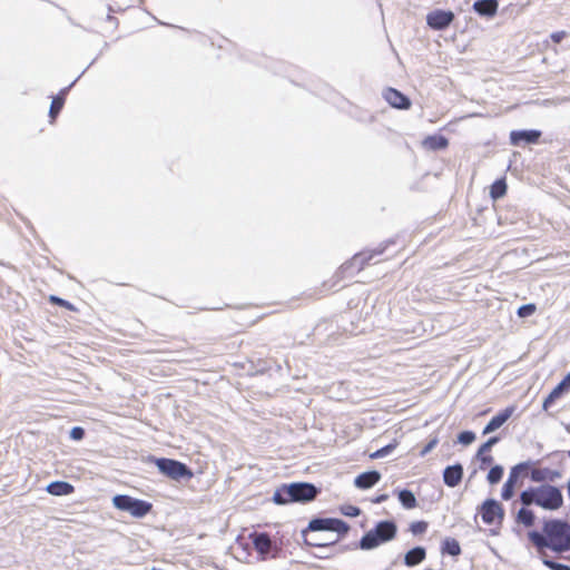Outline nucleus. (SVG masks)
Segmentation results:
<instances>
[{
  "instance_id": "obj_5",
  "label": "nucleus",
  "mask_w": 570,
  "mask_h": 570,
  "mask_svg": "<svg viewBox=\"0 0 570 570\" xmlns=\"http://www.w3.org/2000/svg\"><path fill=\"white\" fill-rule=\"evenodd\" d=\"M112 504L116 509L126 511L134 518H144L153 508L151 503L126 494L115 495Z\"/></svg>"
},
{
  "instance_id": "obj_18",
  "label": "nucleus",
  "mask_w": 570,
  "mask_h": 570,
  "mask_svg": "<svg viewBox=\"0 0 570 570\" xmlns=\"http://www.w3.org/2000/svg\"><path fill=\"white\" fill-rule=\"evenodd\" d=\"M47 492L51 495L61 497L73 492V487L65 481H55L47 485Z\"/></svg>"
},
{
  "instance_id": "obj_19",
  "label": "nucleus",
  "mask_w": 570,
  "mask_h": 570,
  "mask_svg": "<svg viewBox=\"0 0 570 570\" xmlns=\"http://www.w3.org/2000/svg\"><path fill=\"white\" fill-rule=\"evenodd\" d=\"M425 558V550L422 547H416L409 552H406L404 557V562L407 567H413L421 563Z\"/></svg>"
},
{
  "instance_id": "obj_36",
  "label": "nucleus",
  "mask_w": 570,
  "mask_h": 570,
  "mask_svg": "<svg viewBox=\"0 0 570 570\" xmlns=\"http://www.w3.org/2000/svg\"><path fill=\"white\" fill-rule=\"evenodd\" d=\"M438 443H439L438 438H433L432 440H430V442L421 451V456L426 455L430 451H432L436 446Z\"/></svg>"
},
{
  "instance_id": "obj_11",
  "label": "nucleus",
  "mask_w": 570,
  "mask_h": 570,
  "mask_svg": "<svg viewBox=\"0 0 570 570\" xmlns=\"http://www.w3.org/2000/svg\"><path fill=\"white\" fill-rule=\"evenodd\" d=\"M383 96L385 100L394 108L407 109L411 105L409 98L393 88L386 89Z\"/></svg>"
},
{
  "instance_id": "obj_10",
  "label": "nucleus",
  "mask_w": 570,
  "mask_h": 570,
  "mask_svg": "<svg viewBox=\"0 0 570 570\" xmlns=\"http://www.w3.org/2000/svg\"><path fill=\"white\" fill-rule=\"evenodd\" d=\"M454 19V14L451 11L435 10L428 14V24L435 30H442L446 28Z\"/></svg>"
},
{
  "instance_id": "obj_42",
  "label": "nucleus",
  "mask_w": 570,
  "mask_h": 570,
  "mask_svg": "<svg viewBox=\"0 0 570 570\" xmlns=\"http://www.w3.org/2000/svg\"><path fill=\"white\" fill-rule=\"evenodd\" d=\"M386 499H387V495H386V494H382V495H380L375 501H376L377 503H380V502L385 501Z\"/></svg>"
},
{
  "instance_id": "obj_38",
  "label": "nucleus",
  "mask_w": 570,
  "mask_h": 570,
  "mask_svg": "<svg viewBox=\"0 0 570 570\" xmlns=\"http://www.w3.org/2000/svg\"><path fill=\"white\" fill-rule=\"evenodd\" d=\"M544 563L554 570H570V568L566 564L553 563V562H549V561H544Z\"/></svg>"
},
{
  "instance_id": "obj_20",
  "label": "nucleus",
  "mask_w": 570,
  "mask_h": 570,
  "mask_svg": "<svg viewBox=\"0 0 570 570\" xmlns=\"http://www.w3.org/2000/svg\"><path fill=\"white\" fill-rule=\"evenodd\" d=\"M423 146L431 150L443 149L448 146V139L443 136H429L423 140Z\"/></svg>"
},
{
  "instance_id": "obj_34",
  "label": "nucleus",
  "mask_w": 570,
  "mask_h": 570,
  "mask_svg": "<svg viewBox=\"0 0 570 570\" xmlns=\"http://www.w3.org/2000/svg\"><path fill=\"white\" fill-rule=\"evenodd\" d=\"M428 528V524L423 521L414 522L411 524V531L414 534L423 533Z\"/></svg>"
},
{
  "instance_id": "obj_3",
  "label": "nucleus",
  "mask_w": 570,
  "mask_h": 570,
  "mask_svg": "<svg viewBox=\"0 0 570 570\" xmlns=\"http://www.w3.org/2000/svg\"><path fill=\"white\" fill-rule=\"evenodd\" d=\"M544 533L548 535V548L556 552L570 550V525L560 520L549 521L544 524Z\"/></svg>"
},
{
  "instance_id": "obj_35",
  "label": "nucleus",
  "mask_w": 570,
  "mask_h": 570,
  "mask_svg": "<svg viewBox=\"0 0 570 570\" xmlns=\"http://www.w3.org/2000/svg\"><path fill=\"white\" fill-rule=\"evenodd\" d=\"M342 512L347 517H357L360 514V509L354 505H345L342 508Z\"/></svg>"
},
{
  "instance_id": "obj_15",
  "label": "nucleus",
  "mask_w": 570,
  "mask_h": 570,
  "mask_svg": "<svg viewBox=\"0 0 570 570\" xmlns=\"http://www.w3.org/2000/svg\"><path fill=\"white\" fill-rule=\"evenodd\" d=\"M380 479L381 474L377 471L364 472L355 479L354 484L358 489H370L376 484Z\"/></svg>"
},
{
  "instance_id": "obj_27",
  "label": "nucleus",
  "mask_w": 570,
  "mask_h": 570,
  "mask_svg": "<svg viewBox=\"0 0 570 570\" xmlns=\"http://www.w3.org/2000/svg\"><path fill=\"white\" fill-rule=\"evenodd\" d=\"M503 475V469L500 465L493 466L488 473V481L491 484L498 483Z\"/></svg>"
},
{
  "instance_id": "obj_26",
  "label": "nucleus",
  "mask_w": 570,
  "mask_h": 570,
  "mask_svg": "<svg viewBox=\"0 0 570 570\" xmlns=\"http://www.w3.org/2000/svg\"><path fill=\"white\" fill-rule=\"evenodd\" d=\"M507 190L505 181L502 179H499L494 181L491 186V196L493 199L501 198Z\"/></svg>"
},
{
  "instance_id": "obj_23",
  "label": "nucleus",
  "mask_w": 570,
  "mask_h": 570,
  "mask_svg": "<svg viewBox=\"0 0 570 570\" xmlns=\"http://www.w3.org/2000/svg\"><path fill=\"white\" fill-rule=\"evenodd\" d=\"M529 539L540 551H542L544 548H548V535L546 533L541 534L533 531L529 533Z\"/></svg>"
},
{
  "instance_id": "obj_4",
  "label": "nucleus",
  "mask_w": 570,
  "mask_h": 570,
  "mask_svg": "<svg viewBox=\"0 0 570 570\" xmlns=\"http://www.w3.org/2000/svg\"><path fill=\"white\" fill-rule=\"evenodd\" d=\"M396 534V525L391 521H382L366 532L361 539L360 547L363 550H371L382 543L391 541Z\"/></svg>"
},
{
  "instance_id": "obj_39",
  "label": "nucleus",
  "mask_w": 570,
  "mask_h": 570,
  "mask_svg": "<svg viewBox=\"0 0 570 570\" xmlns=\"http://www.w3.org/2000/svg\"><path fill=\"white\" fill-rule=\"evenodd\" d=\"M566 391L570 389V372L567 376L559 383Z\"/></svg>"
},
{
  "instance_id": "obj_32",
  "label": "nucleus",
  "mask_w": 570,
  "mask_h": 570,
  "mask_svg": "<svg viewBox=\"0 0 570 570\" xmlns=\"http://www.w3.org/2000/svg\"><path fill=\"white\" fill-rule=\"evenodd\" d=\"M475 440V434L471 431H464L459 434L458 441L463 445H469Z\"/></svg>"
},
{
  "instance_id": "obj_24",
  "label": "nucleus",
  "mask_w": 570,
  "mask_h": 570,
  "mask_svg": "<svg viewBox=\"0 0 570 570\" xmlns=\"http://www.w3.org/2000/svg\"><path fill=\"white\" fill-rule=\"evenodd\" d=\"M517 520L525 527H531L534 522V514L531 510L522 508L518 512Z\"/></svg>"
},
{
  "instance_id": "obj_7",
  "label": "nucleus",
  "mask_w": 570,
  "mask_h": 570,
  "mask_svg": "<svg viewBox=\"0 0 570 570\" xmlns=\"http://www.w3.org/2000/svg\"><path fill=\"white\" fill-rule=\"evenodd\" d=\"M311 532L333 531L336 533H345L348 530L346 523L338 519H315L308 524Z\"/></svg>"
},
{
  "instance_id": "obj_1",
  "label": "nucleus",
  "mask_w": 570,
  "mask_h": 570,
  "mask_svg": "<svg viewBox=\"0 0 570 570\" xmlns=\"http://www.w3.org/2000/svg\"><path fill=\"white\" fill-rule=\"evenodd\" d=\"M520 500L525 507L535 504L549 511H556L563 504L562 492L551 484H542L524 490L520 495Z\"/></svg>"
},
{
  "instance_id": "obj_30",
  "label": "nucleus",
  "mask_w": 570,
  "mask_h": 570,
  "mask_svg": "<svg viewBox=\"0 0 570 570\" xmlns=\"http://www.w3.org/2000/svg\"><path fill=\"white\" fill-rule=\"evenodd\" d=\"M537 311V306L532 303L522 305L518 308V315L519 317H528L534 314Z\"/></svg>"
},
{
  "instance_id": "obj_25",
  "label": "nucleus",
  "mask_w": 570,
  "mask_h": 570,
  "mask_svg": "<svg viewBox=\"0 0 570 570\" xmlns=\"http://www.w3.org/2000/svg\"><path fill=\"white\" fill-rule=\"evenodd\" d=\"M564 391L566 390L558 384L543 401V409L548 410L551 404L564 393Z\"/></svg>"
},
{
  "instance_id": "obj_28",
  "label": "nucleus",
  "mask_w": 570,
  "mask_h": 570,
  "mask_svg": "<svg viewBox=\"0 0 570 570\" xmlns=\"http://www.w3.org/2000/svg\"><path fill=\"white\" fill-rule=\"evenodd\" d=\"M444 550L451 556H458L461 552L460 546L454 539H446L444 542Z\"/></svg>"
},
{
  "instance_id": "obj_37",
  "label": "nucleus",
  "mask_w": 570,
  "mask_h": 570,
  "mask_svg": "<svg viewBox=\"0 0 570 570\" xmlns=\"http://www.w3.org/2000/svg\"><path fill=\"white\" fill-rule=\"evenodd\" d=\"M83 430L79 426L72 428L70 431V438L72 440H81L83 438Z\"/></svg>"
},
{
  "instance_id": "obj_16",
  "label": "nucleus",
  "mask_w": 570,
  "mask_h": 570,
  "mask_svg": "<svg viewBox=\"0 0 570 570\" xmlns=\"http://www.w3.org/2000/svg\"><path fill=\"white\" fill-rule=\"evenodd\" d=\"M523 464H519V465H515L510 474H509V478L507 480V482L503 484V488H502V498L504 500H509L512 498L513 495V490H514V485H515V482L518 480V476H519V471L521 469H523Z\"/></svg>"
},
{
  "instance_id": "obj_13",
  "label": "nucleus",
  "mask_w": 570,
  "mask_h": 570,
  "mask_svg": "<svg viewBox=\"0 0 570 570\" xmlns=\"http://www.w3.org/2000/svg\"><path fill=\"white\" fill-rule=\"evenodd\" d=\"M462 476L463 468L461 464L448 466L443 472L444 483L450 488L456 487L461 482Z\"/></svg>"
},
{
  "instance_id": "obj_44",
  "label": "nucleus",
  "mask_w": 570,
  "mask_h": 570,
  "mask_svg": "<svg viewBox=\"0 0 570 570\" xmlns=\"http://www.w3.org/2000/svg\"><path fill=\"white\" fill-rule=\"evenodd\" d=\"M568 100H570V99L569 98H561V99H559L560 102H564V101H568Z\"/></svg>"
},
{
  "instance_id": "obj_33",
  "label": "nucleus",
  "mask_w": 570,
  "mask_h": 570,
  "mask_svg": "<svg viewBox=\"0 0 570 570\" xmlns=\"http://www.w3.org/2000/svg\"><path fill=\"white\" fill-rule=\"evenodd\" d=\"M547 473L548 472L546 470L534 469L531 472V479L535 482L544 481L547 479Z\"/></svg>"
},
{
  "instance_id": "obj_14",
  "label": "nucleus",
  "mask_w": 570,
  "mask_h": 570,
  "mask_svg": "<svg viewBox=\"0 0 570 570\" xmlns=\"http://www.w3.org/2000/svg\"><path fill=\"white\" fill-rule=\"evenodd\" d=\"M541 132L538 130H519L510 134V139L513 145L520 142H537Z\"/></svg>"
},
{
  "instance_id": "obj_6",
  "label": "nucleus",
  "mask_w": 570,
  "mask_h": 570,
  "mask_svg": "<svg viewBox=\"0 0 570 570\" xmlns=\"http://www.w3.org/2000/svg\"><path fill=\"white\" fill-rule=\"evenodd\" d=\"M156 465L163 474L174 480L193 476V473L184 463L175 460L157 459Z\"/></svg>"
},
{
  "instance_id": "obj_29",
  "label": "nucleus",
  "mask_w": 570,
  "mask_h": 570,
  "mask_svg": "<svg viewBox=\"0 0 570 570\" xmlns=\"http://www.w3.org/2000/svg\"><path fill=\"white\" fill-rule=\"evenodd\" d=\"M63 106V99L61 97H56L51 101L49 115L53 119L57 114L61 110Z\"/></svg>"
},
{
  "instance_id": "obj_31",
  "label": "nucleus",
  "mask_w": 570,
  "mask_h": 570,
  "mask_svg": "<svg viewBox=\"0 0 570 570\" xmlns=\"http://www.w3.org/2000/svg\"><path fill=\"white\" fill-rule=\"evenodd\" d=\"M395 449V444H389L375 452H373L370 458L371 459H380V458H384L386 456L387 454H390L393 450Z\"/></svg>"
},
{
  "instance_id": "obj_8",
  "label": "nucleus",
  "mask_w": 570,
  "mask_h": 570,
  "mask_svg": "<svg viewBox=\"0 0 570 570\" xmlns=\"http://www.w3.org/2000/svg\"><path fill=\"white\" fill-rule=\"evenodd\" d=\"M481 518L487 524H494L501 521L503 511L501 505L492 499L484 501L480 510Z\"/></svg>"
},
{
  "instance_id": "obj_17",
  "label": "nucleus",
  "mask_w": 570,
  "mask_h": 570,
  "mask_svg": "<svg viewBox=\"0 0 570 570\" xmlns=\"http://www.w3.org/2000/svg\"><path fill=\"white\" fill-rule=\"evenodd\" d=\"M473 8L481 16L493 17L498 10V1L479 0L474 2Z\"/></svg>"
},
{
  "instance_id": "obj_9",
  "label": "nucleus",
  "mask_w": 570,
  "mask_h": 570,
  "mask_svg": "<svg viewBox=\"0 0 570 570\" xmlns=\"http://www.w3.org/2000/svg\"><path fill=\"white\" fill-rule=\"evenodd\" d=\"M249 538L258 553V559L261 561L267 560L273 547L269 535L264 532H253Z\"/></svg>"
},
{
  "instance_id": "obj_43",
  "label": "nucleus",
  "mask_w": 570,
  "mask_h": 570,
  "mask_svg": "<svg viewBox=\"0 0 570 570\" xmlns=\"http://www.w3.org/2000/svg\"><path fill=\"white\" fill-rule=\"evenodd\" d=\"M51 299L58 302L61 305L65 304V302L62 299H60V298H56V297L52 296Z\"/></svg>"
},
{
  "instance_id": "obj_21",
  "label": "nucleus",
  "mask_w": 570,
  "mask_h": 570,
  "mask_svg": "<svg viewBox=\"0 0 570 570\" xmlns=\"http://www.w3.org/2000/svg\"><path fill=\"white\" fill-rule=\"evenodd\" d=\"M498 442V438L489 439L478 451V458L481 460L483 464H490L493 461L491 455L485 454V451H490L491 448Z\"/></svg>"
},
{
  "instance_id": "obj_12",
  "label": "nucleus",
  "mask_w": 570,
  "mask_h": 570,
  "mask_svg": "<svg viewBox=\"0 0 570 570\" xmlns=\"http://www.w3.org/2000/svg\"><path fill=\"white\" fill-rule=\"evenodd\" d=\"M513 407H507L504 411L494 415L490 422L485 425L483 434H489L500 429L512 415Z\"/></svg>"
},
{
  "instance_id": "obj_41",
  "label": "nucleus",
  "mask_w": 570,
  "mask_h": 570,
  "mask_svg": "<svg viewBox=\"0 0 570 570\" xmlns=\"http://www.w3.org/2000/svg\"><path fill=\"white\" fill-rule=\"evenodd\" d=\"M309 544L312 546H315V547H322V546H325L326 543L325 542H322L321 540L318 539H315V540H311L308 541Z\"/></svg>"
},
{
  "instance_id": "obj_40",
  "label": "nucleus",
  "mask_w": 570,
  "mask_h": 570,
  "mask_svg": "<svg viewBox=\"0 0 570 570\" xmlns=\"http://www.w3.org/2000/svg\"><path fill=\"white\" fill-rule=\"evenodd\" d=\"M564 37V32L563 31H559V32H554L551 35V39L554 41V42H560Z\"/></svg>"
},
{
  "instance_id": "obj_22",
  "label": "nucleus",
  "mask_w": 570,
  "mask_h": 570,
  "mask_svg": "<svg viewBox=\"0 0 570 570\" xmlns=\"http://www.w3.org/2000/svg\"><path fill=\"white\" fill-rule=\"evenodd\" d=\"M399 500L405 509H414L416 507L415 495L409 490L399 492Z\"/></svg>"
},
{
  "instance_id": "obj_2",
  "label": "nucleus",
  "mask_w": 570,
  "mask_h": 570,
  "mask_svg": "<svg viewBox=\"0 0 570 570\" xmlns=\"http://www.w3.org/2000/svg\"><path fill=\"white\" fill-rule=\"evenodd\" d=\"M317 490L309 483H292L284 485L274 492L273 501L276 504H286L289 502H304L315 498Z\"/></svg>"
}]
</instances>
